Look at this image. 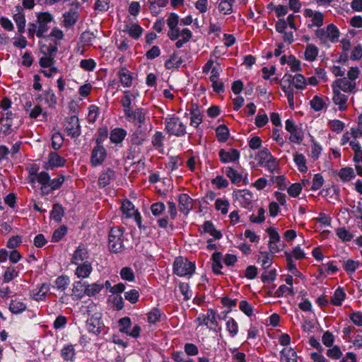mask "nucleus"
<instances>
[{"mask_svg":"<svg viewBox=\"0 0 362 362\" xmlns=\"http://www.w3.org/2000/svg\"><path fill=\"white\" fill-rule=\"evenodd\" d=\"M147 128L138 125L136 129L130 135V142L132 146H141L147 140Z\"/></svg>","mask_w":362,"mask_h":362,"instance_id":"12","label":"nucleus"},{"mask_svg":"<svg viewBox=\"0 0 362 362\" xmlns=\"http://www.w3.org/2000/svg\"><path fill=\"white\" fill-rule=\"evenodd\" d=\"M337 235L344 242L350 241L353 238V235L344 227L337 230Z\"/></svg>","mask_w":362,"mask_h":362,"instance_id":"50","label":"nucleus"},{"mask_svg":"<svg viewBox=\"0 0 362 362\" xmlns=\"http://www.w3.org/2000/svg\"><path fill=\"white\" fill-rule=\"evenodd\" d=\"M66 160L55 152L49 154L48 165L50 168L63 166Z\"/></svg>","mask_w":362,"mask_h":362,"instance_id":"22","label":"nucleus"},{"mask_svg":"<svg viewBox=\"0 0 362 362\" xmlns=\"http://www.w3.org/2000/svg\"><path fill=\"white\" fill-rule=\"evenodd\" d=\"M235 0H221L218 8L224 15H229L233 12V6Z\"/></svg>","mask_w":362,"mask_h":362,"instance_id":"25","label":"nucleus"},{"mask_svg":"<svg viewBox=\"0 0 362 362\" xmlns=\"http://www.w3.org/2000/svg\"><path fill=\"white\" fill-rule=\"evenodd\" d=\"M236 198L238 202L242 205V206L245 208L250 205V204L253 201L252 194L247 190L240 191L236 194Z\"/></svg>","mask_w":362,"mask_h":362,"instance_id":"19","label":"nucleus"},{"mask_svg":"<svg viewBox=\"0 0 362 362\" xmlns=\"http://www.w3.org/2000/svg\"><path fill=\"white\" fill-rule=\"evenodd\" d=\"M89 257L88 250L83 245H80L71 258V263L74 264H79L81 262L86 260Z\"/></svg>","mask_w":362,"mask_h":362,"instance_id":"17","label":"nucleus"},{"mask_svg":"<svg viewBox=\"0 0 362 362\" xmlns=\"http://www.w3.org/2000/svg\"><path fill=\"white\" fill-rule=\"evenodd\" d=\"M181 57L178 56L174 52L165 63V66L167 69H177L182 63Z\"/></svg>","mask_w":362,"mask_h":362,"instance_id":"26","label":"nucleus"},{"mask_svg":"<svg viewBox=\"0 0 362 362\" xmlns=\"http://www.w3.org/2000/svg\"><path fill=\"white\" fill-rule=\"evenodd\" d=\"M197 321L199 325H206L209 328L216 327L218 325L216 320V313L212 309L209 310L206 315H200L197 318Z\"/></svg>","mask_w":362,"mask_h":362,"instance_id":"13","label":"nucleus"},{"mask_svg":"<svg viewBox=\"0 0 362 362\" xmlns=\"http://www.w3.org/2000/svg\"><path fill=\"white\" fill-rule=\"evenodd\" d=\"M281 362H297V356L296 351L291 349H284L281 351Z\"/></svg>","mask_w":362,"mask_h":362,"instance_id":"24","label":"nucleus"},{"mask_svg":"<svg viewBox=\"0 0 362 362\" xmlns=\"http://www.w3.org/2000/svg\"><path fill=\"white\" fill-rule=\"evenodd\" d=\"M293 84L298 89H303L305 86V77L301 74H296L293 78L291 77Z\"/></svg>","mask_w":362,"mask_h":362,"instance_id":"53","label":"nucleus"},{"mask_svg":"<svg viewBox=\"0 0 362 362\" xmlns=\"http://www.w3.org/2000/svg\"><path fill=\"white\" fill-rule=\"evenodd\" d=\"M239 308L246 315L251 316L253 314V309L250 304L246 300H242L239 303Z\"/></svg>","mask_w":362,"mask_h":362,"instance_id":"64","label":"nucleus"},{"mask_svg":"<svg viewBox=\"0 0 362 362\" xmlns=\"http://www.w3.org/2000/svg\"><path fill=\"white\" fill-rule=\"evenodd\" d=\"M127 131L122 128H115L110 132V139L113 144H120L127 136Z\"/></svg>","mask_w":362,"mask_h":362,"instance_id":"20","label":"nucleus"},{"mask_svg":"<svg viewBox=\"0 0 362 362\" xmlns=\"http://www.w3.org/2000/svg\"><path fill=\"white\" fill-rule=\"evenodd\" d=\"M78 267L76 269V274L78 278H87L89 276L92 272L91 264L88 262H85L83 264H77Z\"/></svg>","mask_w":362,"mask_h":362,"instance_id":"21","label":"nucleus"},{"mask_svg":"<svg viewBox=\"0 0 362 362\" xmlns=\"http://www.w3.org/2000/svg\"><path fill=\"white\" fill-rule=\"evenodd\" d=\"M123 230L119 227L111 228L109 233V248L113 252H119L123 247Z\"/></svg>","mask_w":362,"mask_h":362,"instance_id":"5","label":"nucleus"},{"mask_svg":"<svg viewBox=\"0 0 362 362\" xmlns=\"http://www.w3.org/2000/svg\"><path fill=\"white\" fill-rule=\"evenodd\" d=\"M293 160L296 164L297 165L299 171H300L301 173H306L308 171V168L306 166L305 163V158L303 154L296 153L293 155Z\"/></svg>","mask_w":362,"mask_h":362,"instance_id":"36","label":"nucleus"},{"mask_svg":"<svg viewBox=\"0 0 362 362\" xmlns=\"http://www.w3.org/2000/svg\"><path fill=\"white\" fill-rule=\"evenodd\" d=\"M203 228L204 232L209 233L211 235L214 236L215 239H220L221 238L222 235L221 232L216 230L211 221H208L204 222Z\"/></svg>","mask_w":362,"mask_h":362,"instance_id":"39","label":"nucleus"},{"mask_svg":"<svg viewBox=\"0 0 362 362\" xmlns=\"http://www.w3.org/2000/svg\"><path fill=\"white\" fill-rule=\"evenodd\" d=\"M356 81H351L346 77L335 80L332 85V88L348 93H354L356 92Z\"/></svg>","mask_w":362,"mask_h":362,"instance_id":"11","label":"nucleus"},{"mask_svg":"<svg viewBox=\"0 0 362 362\" xmlns=\"http://www.w3.org/2000/svg\"><path fill=\"white\" fill-rule=\"evenodd\" d=\"M18 275V271L16 270V269L13 267H7L6 272L4 274V283H8L13 279H14L16 277H17Z\"/></svg>","mask_w":362,"mask_h":362,"instance_id":"42","label":"nucleus"},{"mask_svg":"<svg viewBox=\"0 0 362 362\" xmlns=\"http://www.w3.org/2000/svg\"><path fill=\"white\" fill-rule=\"evenodd\" d=\"M61 354L64 360L73 361L75 356L74 346L72 345H67L64 346L61 351Z\"/></svg>","mask_w":362,"mask_h":362,"instance_id":"44","label":"nucleus"},{"mask_svg":"<svg viewBox=\"0 0 362 362\" xmlns=\"http://www.w3.org/2000/svg\"><path fill=\"white\" fill-rule=\"evenodd\" d=\"M119 76L122 85L126 87H129L132 85V77L129 70L125 68H122L119 71Z\"/></svg>","mask_w":362,"mask_h":362,"instance_id":"33","label":"nucleus"},{"mask_svg":"<svg viewBox=\"0 0 362 362\" xmlns=\"http://www.w3.org/2000/svg\"><path fill=\"white\" fill-rule=\"evenodd\" d=\"M218 155L221 161L223 163L234 162L238 160L240 157L239 151L235 148H230L228 151L221 149Z\"/></svg>","mask_w":362,"mask_h":362,"instance_id":"16","label":"nucleus"},{"mask_svg":"<svg viewBox=\"0 0 362 362\" xmlns=\"http://www.w3.org/2000/svg\"><path fill=\"white\" fill-rule=\"evenodd\" d=\"M304 54L306 60L313 62L318 54V49L315 45L309 44L306 46Z\"/></svg>","mask_w":362,"mask_h":362,"instance_id":"31","label":"nucleus"},{"mask_svg":"<svg viewBox=\"0 0 362 362\" xmlns=\"http://www.w3.org/2000/svg\"><path fill=\"white\" fill-rule=\"evenodd\" d=\"M178 201L180 211L187 215L193 208V199L187 194H181L178 197Z\"/></svg>","mask_w":362,"mask_h":362,"instance_id":"14","label":"nucleus"},{"mask_svg":"<svg viewBox=\"0 0 362 362\" xmlns=\"http://www.w3.org/2000/svg\"><path fill=\"white\" fill-rule=\"evenodd\" d=\"M257 157L259 158V163L260 165H263L264 162L267 161L273 156L271 155V153L268 148H264L258 152Z\"/></svg>","mask_w":362,"mask_h":362,"instance_id":"58","label":"nucleus"},{"mask_svg":"<svg viewBox=\"0 0 362 362\" xmlns=\"http://www.w3.org/2000/svg\"><path fill=\"white\" fill-rule=\"evenodd\" d=\"M264 213H265V211H264V208H262V207L259 208L258 209L257 216H256L255 214H252L250 216V221L252 223H262L265 220Z\"/></svg>","mask_w":362,"mask_h":362,"instance_id":"60","label":"nucleus"},{"mask_svg":"<svg viewBox=\"0 0 362 362\" xmlns=\"http://www.w3.org/2000/svg\"><path fill=\"white\" fill-rule=\"evenodd\" d=\"M216 137L219 141L225 142L228 139V129L224 124H221L216 128Z\"/></svg>","mask_w":362,"mask_h":362,"instance_id":"40","label":"nucleus"},{"mask_svg":"<svg viewBox=\"0 0 362 362\" xmlns=\"http://www.w3.org/2000/svg\"><path fill=\"white\" fill-rule=\"evenodd\" d=\"M67 233V228L65 226H60L58 229L55 230L52 238V242L59 241Z\"/></svg>","mask_w":362,"mask_h":362,"instance_id":"51","label":"nucleus"},{"mask_svg":"<svg viewBox=\"0 0 362 362\" xmlns=\"http://www.w3.org/2000/svg\"><path fill=\"white\" fill-rule=\"evenodd\" d=\"M310 106L315 111L321 110L325 106L323 99L317 95H315L310 102Z\"/></svg>","mask_w":362,"mask_h":362,"instance_id":"49","label":"nucleus"},{"mask_svg":"<svg viewBox=\"0 0 362 362\" xmlns=\"http://www.w3.org/2000/svg\"><path fill=\"white\" fill-rule=\"evenodd\" d=\"M134 98L135 96L129 90L124 91V96L121 100V105L123 108L132 107V100Z\"/></svg>","mask_w":362,"mask_h":362,"instance_id":"48","label":"nucleus"},{"mask_svg":"<svg viewBox=\"0 0 362 362\" xmlns=\"http://www.w3.org/2000/svg\"><path fill=\"white\" fill-rule=\"evenodd\" d=\"M64 216V208L59 204H54L52 207V210L50 212V218L59 222Z\"/></svg>","mask_w":362,"mask_h":362,"instance_id":"34","label":"nucleus"},{"mask_svg":"<svg viewBox=\"0 0 362 362\" xmlns=\"http://www.w3.org/2000/svg\"><path fill=\"white\" fill-rule=\"evenodd\" d=\"M165 130L169 135H174L180 137L184 136L186 132L185 124L178 117L175 115L168 116L165 119Z\"/></svg>","mask_w":362,"mask_h":362,"instance_id":"2","label":"nucleus"},{"mask_svg":"<svg viewBox=\"0 0 362 362\" xmlns=\"http://www.w3.org/2000/svg\"><path fill=\"white\" fill-rule=\"evenodd\" d=\"M324 183V179L321 174L317 173L315 175L313 180V185L311 186V190H317L319 189Z\"/></svg>","mask_w":362,"mask_h":362,"instance_id":"63","label":"nucleus"},{"mask_svg":"<svg viewBox=\"0 0 362 362\" xmlns=\"http://www.w3.org/2000/svg\"><path fill=\"white\" fill-rule=\"evenodd\" d=\"M86 327L89 332L94 334H98L104 327V324L101 320V314L96 313L86 320Z\"/></svg>","mask_w":362,"mask_h":362,"instance_id":"10","label":"nucleus"},{"mask_svg":"<svg viewBox=\"0 0 362 362\" xmlns=\"http://www.w3.org/2000/svg\"><path fill=\"white\" fill-rule=\"evenodd\" d=\"M26 308L25 303L20 300H12L9 305V310L11 313L18 314L24 311Z\"/></svg>","mask_w":362,"mask_h":362,"instance_id":"41","label":"nucleus"},{"mask_svg":"<svg viewBox=\"0 0 362 362\" xmlns=\"http://www.w3.org/2000/svg\"><path fill=\"white\" fill-rule=\"evenodd\" d=\"M224 172L233 183H239L242 180V175L231 167H226Z\"/></svg>","mask_w":362,"mask_h":362,"instance_id":"37","label":"nucleus"},{"mask_svg":"<svg viewBox=\"0 0 362 362\" xmlns=\"http://www.w3.org/2000/svg\"><path fill=\"white\" fill-rule=\"evenodd\" d=\"M315 35L322 44L328 42H336L339 37V31L334 24H329L326 29L321 28L315 30Z\"/></svg>","mask_w":362,"mask_h":362,"instance_id":"3","label":"nucleus"},{"mask_svg":"<svg viewBox=\"0 0 362 362\" xmlns=\"http://www.w3.org/2000/svg\"><path fill=\"white\" fill-rule=\"evenodd\" d=\"M53 20L52 16L47 13H39L37 16V24L38 25L37 37H45L44 34L49 30L48 23Z\"/></svg>","mask_w":362,"mask_h":362,"instance_id":"8","label":"nucleus"},{"mask_svg":"<svg viewBox=\"0 0 362 362\" xmlns=\"http://www.w3.org/2000/svg\"><path fill=\"white\" fill-rule=\"evenodd\" d=\"M227 330L229 332L231 337H234L238 332V323L233 318H230L226 322Z\"/></svg>","mask_w":362,"mask_h":362,"instance_id":"57","label":"nucleus"},{"mask_svg":"<svg viewBox=\"0 0 362 362\" xmlns=\"http://www.w3.org/2000/svg\"><path fill=\"white\" fill-rule=\"evenodd\" d=\"M344 123L339 119H334L329 122V127L332 129V131L340 133L343 131L344 128Z\"/></svg>","mask_w":362,"mask_h":362,"instance_id":"59","label":"nucleus"},{"mask_svg":"<svg viewBox=\"0 0 362 362\" xmlns=\"http://www.w3.org/2000/svg\"><path fill=\"white\" fill-rule=\"evenodd\" d=\"M285 128L291 135L289 140L291 142L300 144L304 138L303 132L294 124L293 120L287 119L285 122Z\"/></svg>","mask_w":362,"mask_h":362,"instance_id":"9","label":"nucleus"},{"mask_svg":"<svg viewBox=\"0 0 362 362\" xmlns=\"http://www.w3.org/2000/svg\"><path fill=\"white\" fill-rule=\"evenodd\" d=\"M103 288V284L94 283L85 286L83 293L88 296H94Z\"/></svg>","mask_w":362,"mask_h":362,"instance_id":"29","label":"nucleus"},{"mask_svg":"<svg viewBox=\"0 0 362 362\" xmlns=\"http://www.w3.org/2000/svg\"><path fill=\"white\" fill-rule=\"evenodd\" d=\"M338 175L343 182H349L355 177L354 169L349 167L340 169Z\"/></svg>","mask_w":362,"mask_h":362,"instance_id":"32","label":"nucleus"},{"mask_svg":"<svg viewBox=\"0 0 362 362\" xmlns=\"http://www.w3.org/2000/svg\"><path fill=\"white\" fill-rule=\"evenodd\" d=\"M95 141L97 146L93 149L90 156V163L93 166L101 165L107 156L105 148L101 145V139L97 138Z\"/></svg>","mask_w":362,"mask_h":362,"instance_id":"7","label":"nucleus"},{"mask_svg":"<svg viewBox=\"0 0 362 362\" xmlns=\"http://www.w3.org/2000/svg\"><path fill=\"white\" fill-rule=\"evenodd\" d=\"M359 265V262L353 259H348L343 264V268L346 272L350 274H353Z\"/></svg>","mask_w":362,"mask_h":362,"instance_id":"54","label":"nucleus"},{"mask_svg":"<svg viewBox=\"0 0 362 362\" xmlns=\"http://www.w3.org/2000/svg\"><path fill=\"white\" fill-rule=\"evenodd\" d=\"M165 136L161 132H156L151 138V143L156 148H160L163 146Z\"/></svg>","mask_w":362,"mask_h":362,"instance_id":"43","label":"nucleus"},{"mask_svg":"<svg viewBox=\"0 0 362 362\" xmlns=\"http://www.w3.org/2000/svg\"><path fill=\"white\" fill-rule=\"evenodd\" d=\"M64 181L63 175H58L57 177L51 180L49 175L45 171L40 172L38 177V183L41 185V190L45 194H49L59 189Z\"/></svg>","mask_w":362,"mask_h":362,"instance_id":"1","label":"nucleus"},{"mask_svg":"<svg viewBox=\"0 0 362 362\" xmlns=\"http://www.w3.org/2000/svg\"><path fill=\"white\" fill-rule=\"evenodd\" d=\"M13 21L17 25L25 23V18L23 12V8L21 6H17L15 7V10L13 11Z\"/></svg>","mask_w":362,"mask_h":362,"instance_id":"38","label":"nucleus"},{"mask_svg":"<svg viewBox=\"0 0 362 362\" xmlns=\"http://www.w3.org/2000/svg\"><path fill=\"white\" fill-rule=\"evenodd\" d=\"M80 66L84 70L91 71L95 69L96 63L92 59H82L80 62Z\"/></svg>","mask_w":362,"mask_h":362,"instance_id":"62","label":"nucleus"},{"mask_svg":"<svg viewBox=\"0 0 362 362\" xmlns=\"http://www.w3.org/2000/svg\"><path fill=\"white\" fill-rule=\"evenodd\" d=\"M65 131L71 138H77L81 134V126L76 115L67 117L64 120Z\"/></svg>","mask_w":362,"mask_h":362,"instance_id":"6","label":"nucleus"},{"mask_svg":"<svg viewBox=\"0 0 362 362\" xmlns=\"http://www.w3.org/2000/svg\"><path fill=\"white\" fill-rule=\"evenodd\" d=\"M77 21V16L76 13L69 12L64 14V25L65 27L69 28L76 23Z\"/></svg>","mask_w":362,"mask_h":362,"instance_id":"47","label":"nucleus"},{"mask_svg":"<svg viewBox=\"0 0 362 362\" xmlns=\"http://www.w3.org/2000/svg\"><path fill=\"white\" fill-rule=\"evenodd\" d=\"M121 277L127 281H133L134 280V274L130 267H124L120 272Z\"/></svg>","mask_w":362,"mask_h":362,"instance_id":"61","label":"nucleus"},{"mask_svg":"<svg viewBox=\"0 0 362 362\" xmlns=\"http://www.w3.org/2000/svg\"><path fill=\"white\" fill-rule=\"evenodd\" d=\"M58 45H59V42H57V40H56L54 44H49L47 46H43L42 49H44V48L45 49L44 50L45 55L54 59V57L57 52Z\"/></svg>","mask_w":362,"mask_h":362,"instance_id":"46","label":"nucleus"},{"mask_svg":"<svg viewBox=\"0 0 362 362\" xmlns=\"http://www.w3.org/2000/svg\"><path fill=\"white\" fill-rule=\"evenodd\" d=\"M121 210L127 218L132 217L138 213V211L134 209V206L129 201H125L122 203Z\"/></svg>","mask_w":362,"mask_h":362,"instance_id":"30","label":"nucleus"},{"mask_svg":"<svg viewBox=\"0 0 362 362\" xmlns=\"http://www.w3.org/2000/svg\"><path fill=\"white\" fill-rule=\"evenodd\" d=\"M195 269V265L192 262L182 257H176L173 263V271L179 276L192 275Z\"/></svg>","mask_w":362,"mask_h":362,"instance_id":"4","label":"nucleus"},{"mask_svg":"<svg viewBox=\"0 0 362 362\" xmlns=\"http://www.w3.org/2000/svg\"><path fill=\"white\" fill-rule=\"evenodd\" d=\"M229 202L228 200H223L221 199H216L215 202V208L216 210H220L221 214H226L228 211Z\"/></svg>","mask_w":362,"mask_h":362,"instance_id":"52","label":"nucleus"},{"mask_svg":"<svg viewBox=\"0 0 362 362\" xmlns=\"http://www.w3.org/2000/svg\"><path fill=\"white\" fill-rule=\"evenodd\" d=\"M69 283V279L66 276H59L55 281V285L57 289L64 291Z\"/></svg>","mask_w":362,"mask_h":362,"instance_id":"56","label":"nucleus"},{"mask_svg":"<svg viewBox=\"0 0 362 362\" xmlns=\"http://www.w3.org/2000/svg\"><path fill=\"white\" fill-rule=\"evenodd\" d=\"M190 114V125L197 128L202 122V116L198 110H192Z\"/></svg>","mask_w":362,"mask_h":362,"instance_id":"45","label":"nucleus"},{"mask_svg":"<svg viewBox=\"0 0 362 362\" xmlns=\"http://www.w3.org/2000/svg\"><path fill=\"white\" fill-rule=\"evenodd\" d=\"M129 122L138 123V125H142L146 122V113L142 108H137L134 112V115Z\"/></svg>","mask_w":362,"mask_h":362,"instance_id":"35","label":"nucleus"},{"mask_svg":"<svg viewBox=\"0 0 362 362\" xmlns=\"http://www.w3.org/2000/svg\"><path fill=\"white\" fill-rule=\"evenodd\" d=\"M348 95L342 93L341 90L333 88V102L336 105L339 106V110L344 111L346 110V103L348 101Z\"/></svg>","mask_w":362,"mask_h":362,"instance_id":"15","label":"nucleus"},{"mask_svg":"<svg viewBox=\"0 0 362 362\" xmlns=\"http://www.w3.org/2000/svg\"><path fill=\"white\" fill-rule=\"evenodd\" d=\"M124 32H127L129 36L134 39H138L142 33L143 29L141 26L136 23H130L125 25Z\"/></svg>","mask_w":362,"mask_h":362,"instance_id":"23","label":"nucleus"},{"mask_svg":"<svg viewBox=\"0 0 362 362\" xmlns=\"http://www.w3.org/2000/svg\"><path fill=\"white\" fill-rule=\"evenodd\" d=\"M346 298V293L344 289L341 287L337 288L334 293L333 296L331 298V303L336 306H340Z\"/></svg>","mask_w":362,"mask_h":362,"instance_id":"28","label":"nucleus"},{"mask_svg":"<svg viewBox=\"0 0 362 362\" xmlns=\"http://www.w3.org/2000/svg\"><path fill=\"white\" fill-rule=\"evenodd\" d=\"M64 138L60 133H55L52 135V146L54 149H59L62 146Z\"/></svg>","mask_w":362,"mask_h":362,"instance_id":"55","label":"nucleus"},{"mask_svg":"<svg viewBox=\"0 0 362 362\" xmlns=\"http://www.w3.org/2000/svg\"><path fill=\"white\" fill-rule=\"evenodd\" d=\"M115 177V171L111 168H107L103 171L98 178V185L100 187H105L108 185L111 180Z\"/></svg>","mask_w":362,"mask_h":362,"instance_id":"18","label":"nucleus"},{"mask_svg":"<svg viewBox=\"0 0 362 362\" xmlns=\"http://www.w3.org/2000/svg\"><path fill=\"white\" fill-rule=\"evenodd\" d=\"M212 260H213V262H212L211 268H212L213 272L216 274H221V269L223 267L222 264H221L222 254L218 252H214L212 255Z\"/></svg>","mask_w":362,"mask_h":362,"instance_id":"27","label":"nucleus"}]
</instances>
